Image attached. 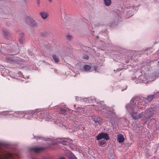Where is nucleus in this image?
Returning a JSON list of instances; mask_svg holds the SVG:
<instances>
[{
    "label": "nucleus",
    "instance_id": "nucleus-4",
    "mask_svg": "<svg viewBox=\"0 0 159 159\" xmlns=\"http://www.w3.org/2000/svg\"><path fill=\"white\" fill-rule=\"evenodd\" d=\"M38 116L39 118L42 119H45L46 120L50 119L51 117L48 113L46 111H40Z\"/></svg>",
    "mask_w": 159,
    "mask_h": 159
},
{
    "label": "nucleus",
    "instance_id": "nucleus-15",
    "mask_svg": "<svg viewBox=\"0 0 159 159\" xmlns=\"http://www.w3.org/2000/svg\"><path fill=\"white\" fill-rule=\"evenodd\" d=\"M91 68V67L88 65H85L84 66V70L85 71H88Z\"/></svg>",
    "mask_w": 159,
    "mask_h": 159
},
{
    "label": "nucleus",
    "instance_id": "nucleus-12",
    "mask_svg": "<svg viewBox=\"0 0 159 159\" xmlns=\"http://www.w3.org/2000/svg\"><path fill=\"white\" fill-rule=\"evenodd\" d=\"M6 59H7V60L8 61H14L16 63L18 64L20 63L19 62H18L17 61H16L15 59H14V58H12L11 57H6Z\"/></svg>",
    "mask_w": 159,
    "mask_h": 159
},
{
    "label": "nucleus",
    "instance_id": "nucleus-30",
    "mask_svg": "<svg viewBox=\"0 0 159 159\" xmlns=\"http://www.w3.org/2000/svg\"><path fill=\"white\" fill-rule=\"evenodd\" d=\"M25 0V1L26 2L27 1V0Z\"/></svg>",
    "mask_w": 159,
    "mask_h": 159
},
{
    "label": "nucleus",
    "instance_id": "nucleus-32",
    "mask_svg": "<svg viewBox=\"0 0 159 159\" xmlns=\"http://www.w3.org/2000/svg\"><path fill=\"white\" fill-rule=\"evenodd\" d=\"M18 53V52H16V53H15V54H17V53Z\"/></svg>",
    "mask_w": 159,
    "mask_h": 159
},
{
    "label": "nucleus",
    "instance_id": "nucleus-18",
    "mask_svg": "<svg viewBox=\"0 0 159 159\" xmlns=\"http://www.w3.org/2000/svg\"><path fill=\"white\" fill-rule=\"evenodd\" d=\"M67 112V110L65 109H62L60 110V112L61 114H65Z\"/></svg>",
    "mask_w": 159,
    "mask_h": 159
},
{
    "label": "nucleus",
    "instance_id": "nucleus-29",
    "mask_svg": "<svg viewBox=\"0 0 159 159\" xmlns=\"http://www.w3.org/2000/svg\"><path fill=\"white\" fill-rule=\"evenodd\" d=\"M148 119H149L150 118V117H148Z\"/></svg>",
    "mask_w": 159,
    "mask_h": 159
},
{
    "label": "nucleus",
    "instance_id": "nucleus-13",
    "mask_svg": "<svg viewBox=\"0 0 159 159\" xmlns=\"http://www.w3.org/2000/svg\"><path fill=\"white\" fill-rule=\"evenodd\" d=\"M52 57L55 62L58 63L60 61L59 59L57 57L56 55L53 54L52 55Z\"/></svg>",
    "mask_w": 159,
    "mask_h": 159
},
{
    "label": "nucleus",
    "instance_id": "nucleus-16",
    "mask_svg": "<svg viewBox=\"0 0 159 159\" xmlns=\"http://www.w3.org/2000/svg\"><path fill=\"white\" fill-rule=\"evenodd\" d=\"M106 143V141L104 140L99 141L98 143L100 146H102Z\"/></svg>",
    "mask_w": 159,
    "mask_h": 159
},
{
    "label": "nucleus",
    "instance_id": "nucleus-19",
    "mask_svg": "<svg viewBox=\"0 0 159 159\" xmlns=\"http://www.w3.org/2000/svg\"><path fill=\"white\" fill-rule=\"evenodd\" d=\"M28 115V114H26L25 115L24 114V113H21V112H19L18 113V116H21V115H22V116H27Z\"/></svg>",
    "mask_w": 159,
    "mask_h": 159
},
{
    "label": "nucleus",
    "instance_id": "nucleus-24",
    "mask_svg": "<svg viewBox=\"0 0 159 159\" xmlns=\"http://www.w3.org/2000/svg\"><path fill=\"white\" fill-rule=\"evenodd\" d=\"M87 59H88L89 58V57L88 56H86V57L85 58Z\"/></svg>",
    "mask_w": 159,
    "mask_h": 159
},
{
    "label": "nucleus",
    "instance_id": "nucleus-10",
    "mask_svg": "<svg viewBox=\"0 0 159 159\" xmlns=\"http://www.w3.org/2000/svg\"><path fill=\"white\" fill-rule=\"evenodd\" d=\"M154 97V95H152L150 96H148L146 98H144L143 100H148V101H151L153 99Z\"/></svg>",
    "mask_w": 159,
    "mask_h": 159
},
{
    "label": "nucleus",
    "instance_id": "nucleus-14",
    "mask_svg": "<svg viewBox=\"0 0 159 159\" xmlns=\"http://www.w3.org/2000/svg\"><path fill=\"white\" fill-rule=\"evenodd\" d=\"M83 101L85 102H90L91 101V98H84L82 99Z\"/></svg>",
    "mask_w": 159,
    "mask_h": 159
},
{
    "label": "nucleus",
    "instance_id": "nucleus-2",
    "mask_svg": "<svg viewBox=\"0 0 159 159\" xmlns=\"http://www.w3.org/2000/svg\"><path fill=\"white\" fill-rule=\"evenodd\" d=\"M25 21L27 24L33 27H36L38 24L36 21L30 16H27L25 19Z\"/></svg>",
    "mask_w": 159,
    "mask_h": 159
},
{
    "label": "nucleus",
    "instance_id": "nucleus-21",
    "mask_svg": "<svg viewBox=\"0 0 159 159\" xmlns=\"http://www.w3.org/2000/svg\"><path fill=\"white\" fill-rule=\"evenodd\" d=\"M20 42V43H23L24 42V41L23 40V39L21 38H20L19 39Z\"/></svg>",
    "mask_w": 159,
    "mask_h": 159
},
{
    "label": "nucleus",
    "instance_id": "nucleus-23",
    "mask_svg": "<svg viewBox=\"0 0 159 159\" xmlns=\"http://www.w3.org/2000/svg\"><path fill=\"white\" fill-rule=\"evenodd\" d=\"M37 1V3L38 5H39L40 3V0H36Z\"/></svg>",
    "mask_w": 159,
    "mask_h": 159
},
{
    "label": "nucleus",
    "instance_id": "nucleus-26",
    "mask_svg": "<svg viewBox=\"0 0 159 159\" xmlns=\"http://www.w3.org/2000/svg\"><path fill=\"white\" fill-rule=\"evenodd\" d=\"M59 159H65V158L62 157H61V158H60Z\"/></svg>",
    "mask_w": 159,
    "mask_h": 159
},
{
    "label": "nucleus",
    "instance_id": "nucleus-28",
    "mask_svg": "<svg viewBox=\"0 0 159 159\" xmlns=\"http://www.w3.org/2000/svg\"><path fill=\"white\" fill-rule=\"evenodd\" d=\"M70 159H75L74 158H70Z\"/></svg>",
    "mask_w": 159,
    "mask_h": 159
},
{
    "label": "nucleus",
    "instance_id": "nucleus-9",
    "mask_svg": "<svg viewBox=\"0 0 159 159\" xmlns=\"http://www.w3.org/2000/svg\"><path fill=\"white\" fill-rule=\"evenodd\" d=\"M39 15L44 19H46L48 17V14L46 12L42 11L39 13Z\"/></svg>",
    "mask_w": 159,
    "mask_h": 159
},
{
    "label": "nucleus",
    "instance_id": "nucleus-20",
    "mask_svg": "<svg viewBox=\"0 0 159 159\" xmlns=\"http://www.w3.org/2000/svg\"><path fill=\"white\" fill-rule=\"evenodd\" d=\"M24 36V34L23 33H21L20 34V38H21L23 39Z\"/></svg>",
    "mask_w": 159,
    "mask_h": 159
},
{
    "label": "nucleus",
    "instance_id": "nucleus-7",
    "mask_svg": "<svg viewBox=\"0 0 159 159\" xmlns=\"http://www.w3.org/2000/svg\"><path fill=\"white\" fill-rule=\"evenodd\" d=\"M44 148L42 147H34L32 148V150L37 153H39L42 151Z\"/></svg>",
    "mask_w": 159,
    "mask_h": 159
},
{
    "label": "nucleus",
    "instance_id": "nucleus-25",
    "mask_svg": "<svg viewBox=\"0 0 159 159\" xmlns=\"http://www.w3.org/2000/svg\"><path fill=\"white\" fill-rule=\"evenodd\" d=\"M146 122H147V121H148V118H146Z\"/></svg>",
    "mask_w": 159,
    "mask_h": 159
},
{
    "label": "nucleus",
    "instance_id": "nucleus-6",
    "mask_svg": "<svg viewBox=\"0 0 159 159\" xmlns=\"http://www.w3.org/2000/svg\"><path fill=\"white\" fill-rule=\"evenodd\" d=\"M92 119L96 124H100L102 120L100 117L95 116H92Z\"/></svg>",
    "mask_w": 159,
    "mask_h": 159
},
{
    "label": "nucleus",
    "instance_id": "nucleus-3",
    "mask_svg": "<svg viewBox=\"0 0 159 159\" xmlns=\"http://www.w3.org/2000/svg\"><path fill=\"white\" fill-rule=\"evenodd\" d=\"M16 156L9 152L4 153L0 155V159H15Z\"/></svg>",
    "mask_w": 159,
    "mask_h": 159
},
{
    "label": "nucleus",
    "instance_id": "nucleus-33",
    "mask_svg": "<svg viewBox=\"0 0 159 159\" xmlns=\"http://www.w3.org/2000/svg\"><path fill=\"white\" fill-rule=\"evenodd\" d=\"M79 98V97H78V98Z\"/></svg>",
    "mask_w": 159,
    "mask_h": 159
},
{
    "label": "nucleus",
    "instance_id": "nucleus-17",
    "mask_svg": "<svg viewBox=\"0 0 159 159\" xmlns=\"http://www.w3.org/2000/svg\"><path fill=\"white\" fill-rule=\"evenodd\" d=\"M3 34L4 36L6 38H7L8 37L9 35V34L8 32L7 31L4 30L3 31Z\"/></svg>",
    "mask_w": 159,
    "mask_h": 159
},
{
    "label": "nucleus",
    "instance_id": "nucleus-5",
    "mask_svg": "<svg viewBox=\"0 0 159 159\" xmlns=\"http://www.w3.org/2000/svg\"><path fill=\"white\" fill-rule=\"evenodd\" d=\"M102 139L107 141L109 140V138L108 134L106 133H101L96 136V139L98 140H99Z\"/></svg>",
    "mask_w": 159,
    "mask_h": 159
},
{
    "label": "nucleus",
    "instance_id": "nucleus-11",
    "mask_svg": "<svg viewBox=\"0 0 159 159\" xmlns=\"http://www.w3.org/2000/svg\"><path fill=\"white\" fill-rule=\"evenodd\" d=\"M105 5L106 6H110L111 3V0H103Z\"/></svg>",
    "mask_w": 159,
    "mask_h": 159
},
{
    "label": "nucleus",
    "instance_id": "nucleus-8",
    "mask_svg": "<svg viewBox=\"0 0 159 159\" xmlns=\"http://www.w3.org/2000/svg\"><path fill=\"white\" fill-rule=\"evenodd\" d=\"M117 141L119 143H121L124 141V138L123 135L121 134H119L118 136Z\"/></svg>",
    "mask_w": 159,
    "mask_h": 159
},
{
    "label": "nucleus",
    "instance_id": "nucleus-27",
    "mask_svg": "<svg viewBox=\"0 0 159 159\" xmlns=\"http://www.w3.org/2000/svg\"><path fill=\"white\" fill-rule=\"evenodd\" d=\"M48 1L50 2H51L52 1V0H48Z\"/></svg>",
    "mask_w": 159,
    "mask_h": 159
},
{
    "label": "nucleus",
    "instance_id": "nucleus-31",
    "mask_svg": "<svg viewBox=\"0 0 159 159\" xmlns=\"http://www.w3.org/2000/svg\"><path fill=\"white\" fill-rule=\"evenodd\" d=\"M79 98H76V99L77 100V99H78Z\"/></svg>",
    "mask_w": 159,
    "mask_h": 159
},
{
    "label": "nucleus",
    "instance_id": "nucleus-22",
    "mask_svg": "<svg viewBox=\"0 0 159 159\" xmlns=\"http://www.w3.org/2000/svg\"><path fill=\"white\" fill-rule=\"evenodd\" d=\"M66 38L68 39V40H70L71 38V37L69 35H67L66 36Z\"/></svg>",
    "mask_w": 159,
    "mask_h": 159
},
{
    "label": "nucleus",
    "instance_id": "nucleus-1",
    "mask_svg": "<svg viewBox=\"0 0 159 159\" xmlns=\"http://www.w3.org/2000/svg\"><path fill=\"white\" fill-rule=\"evenodd\" d=\"M133 104H132V107L131 104H128L127 106V108L133 118L136 120L142 118V113L139 114L138 116H135L134 114V113H136L137 111H139V109H142L143 107L141 106L139 107L140 106V102H137L135 100L133 101Z\"/></svg>",
    "mask_w": 159,
    "mask_h": 159
}]
</instances>
